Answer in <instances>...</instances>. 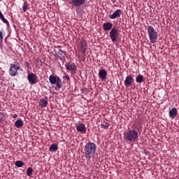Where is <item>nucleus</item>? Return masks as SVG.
Returning a JSON list of instances; mask_svg holds the SVG:
<instances>
[{"instance_id":"f257e3e1","label":"nucleus","mask_w":179,"mask_h":179,"mask_svg":"<svg viewBox=\"0 0 179 179\" xmlns=\"http://www.w3.org/2000/svg\"><path fill=\"white\" fill-rule=\"evenodd\" d=\"M96 150H97V145L96 143L92 141L86 143L83 153L87 162H90L93 156H94Z\"/></svg>"},{"instance_id":"f03ea898","label":"nucleus","mask_w":179,"mask_h":179,"mask_svg":"<svg viewBox=\"0 0 179 179\" xmlns=\"http://www.w3.org/2000/svg\"><path fill=\"white\" fill-rule=\"evenodd\" d=\"M138 131L135 130V128L129 129L128 131H126L124 134V140L126 141V142H129V143H131V142L133 143L134 142H136V141H138Z\"/></svg>"},{"instance_id":"7ed1b4c3","label":"nucleus","mask_w":179,"mask_h":179,"mask_svg":"<svg viewBox=\"0 0 179 179\" xmlns=\"http://www.w3.org/2000/svg\"><path fill=\"white\" fill-rule=\"evenodd\" d=\"M147 30H148V34L150 43L152 44L156 43L157 41V37L159 34H157L156 30H155V28L153 27V26L148 25Z\"/></svg>"},{"instance_id":"20e7f679","label":"nucleus","mask_w":179,"mask_h":179,"mask_svg":"<svg viewBox=\"0 0 179 179\" xmlns=\"http://www.w3.org/2000/svg\"><path fill=\"white\" fill-rule=\"evenodd\" d=\"M49 82L50 83H51V85H56V87H57V89H61V87L64 86V85L62 84V80H61V78H59V77L57 76H50Z\"/></svg>"},{"instance_id":"39448f33","label":"nucleus","mask_w":179,"mask_h":179,"mask_svg":"<svg viewBox=\"0 0 179 179\" xmlns=\"http://www.w3.org/2000/svg\"><path fill=\"white\" fill-rule=\"evenodd\" d=\"M19 69H20V66H19V63L17 62H15L13 64H10V67L8 70L9 75L10 76H17V71H19Z\"/></svg>"},{"instance_id":"423d86ee","label":"nucleus","mask_w":179,"mask_h":179,"mask_svg":"<svg viewBox=\"0 0 179 179\" xmlns=\"http://www.w3.org/2000/svg\"><path fill=\"white\" fill-rule=\"evenodd\" d=\"M109 37L113 43H115L118 40V28L114 27L109 33Z\"/></svg>"},{"instance_id":"0eeeda50","label":"nucleus","mask_w":179,"mask_h":179,"mask_svg":"<svg viewBox=\"0 0 179 179\" xmlns=\"http://www.w3.org/2000/svg\"><path fill=\"white\" fill-rule=\"evenodd\" d=\"M27 79L29 83L31 85H36V83H37V76L34 73H28Z\"/></svg>"},{"instance_id":"6e6552de","label":"nucleus","mask_w":179,"mask_h":179,"mask_svg":"<svg viewBox=\"0 0 179 179\" xmlns=\"http://www.w3.org/2000/svg\"><path fill=\"white\" fill-rule=\"evenodd\" d=\"M134 82H135V79H134V77H132V76H128L126 77V79L124 80V86L126 87H129L130 86H132Z\"/></svg>"},{"instance_id":"1a4fd4ad","label":"nucleus","mask_w":179,"mask_h":179,"mask_svg":"<svg viewBox=\"0 0 179 179\" xmlns=\"http://www.w3.org/2000/svg\"><path fill=\"white\" fill-rule=\"evenodd\" d=\"M76 129L78 132H80L81 134H85L87 129L86 125L83 123L76 124Z\"/></svg>"},{"instance_id":"9d476101","label":"nucleus","mask_w":179,"mask_h":179,"mask_svg":"<svg viewBox=\"0 0 179 179\" xmlns=\"http://www.w3.org/2000/svg\"><path fill=\"white\" fill-rule=\"evenodd\" d=\"M121 15H122V10L121 9H117L113 14H110L108 17L111 20L117 19V17H120Z\"/></svg>"},{"instance_id":"9b49d317","label":"nucleus","mask_w":179,"mask_h":179,"mask_svg":"<svg viewBox=\"0 0 179 179\" xmlns=\"http://www.w3.org/2000/svg\"><path fill=\"white\" fill-rule=\"evenodd\" d=\"M85 2H86V0H71V3L75 8H79V6L85 5Z\"/></svg>"},{"instance_id":"f8f14e48","label":"nucleus","mask_w":179,"mask_h":179,"mask_svg":"<svg viewBox=\"0 0 179 179\" xmlns=\"http://www.w3.org/2000/svg\"><path fill=\"white\" fill-rule=\"evenodd\" d=\"M47 104H48V98L47 96H43L39 100V106H41V108H45L47 107Z\"/></svg>"},{"instance_id":"ddd939ff","label":"nucleus","mask_w":179,"mask_h":179,"mask_svg":"<svg viewBox=\"0 0 179 179\" xmlns=\"http://www.w3.org/2000/svg\"><path fill=\"white\" fill-rule=\"evenodd\" d=\"M169 115L170 118L174 120V118L178 115V110H177V108H173L171 110H170L169 112Z\"/></svg>"},{"instance_id":"4468645a","label":"nucleus","mask_w":179,"mask_h":179,"mask_svg":"<svg viewBox=\"0 0 179 179\" xmlns=\"http://www.w3.org/2000/svg\"><path fill=\"white\" fill-rule=\"evenodd\" d=\"M67 71H76V64L75 63L68 62L65 64Z\"/></svg>"},{"instance_id":"2eb2a0df","label":"nucleus","mask_w":179,"mask_h":179,"mask_svg":"<svg viewBox=\"0 0 179 179\" xmlns=\"http://www.w3.org/2000/svg\"><path fill=\"white\" fill-rule=\"evenodd\" d=\"M113 23L111 22H105L103 24V29L105 31H110V30H113Z\"/></svg>"},{"instance_id":"dca6fc26","label":"nucleus","mask_w":179,"mask_h":179,"mask_svg":"<svg viewBox=\"0 0 179 179\" xmlns=\"http://www.w3.org/2000/svg\"><path fill=\"white\" fill-rule=\"evenodd\" d=\"M87 47V43L86 42V41H85V40L81 41L80 51H81L82 54H85Z\"/></svg>"},{"instance_id":"f3484780","label":"nucleus","mask_w":179,"mask_h":179,"mask_svg":"<svg viewBox=\"0 0 179 179\" xmlns=\"http://www.w3.org/2000/svg\"><path fill=\"white\" fill-rule=\"evenodd\" d=\"M99 76L101 80H104L107 78V71L105 69H100L99 71Z\"/></svg>"},{"instance_id":"a211bd4d","label":"nucleus","mask_w":179,"mask_h":179,"mask_svg":"<svg viewBox=\"0 0 179 179\" xmlns=\"http://www.w3.org/2000/svg\"><path fill=\"white\" fill-rule=\"evenodd\" d=\"M23 125H24V122H23L22 119L17 120L15 122V127H16V128H22Z\"/></svg>"},{"instance_id":"6ab92c4d","label":"nucleus","mask_w":179,"mask_h":179,"mask_svg":"<svg viewBox=\"0 0 179 179\" xmlns=\"http://www.w3.org/2000/svg\"><path fill=\"white\" fill-rule=\"evenodd\" d=\"M0 19L1 20H2L3 23H5L7 26V27H9L10 24H9V22L8 21V20H6L5 18V16H3V15L2 14V11L0 10Z\"/></svg>"},{"instance_id":"aec40b11","label":"nucleus","mask_w":179,"mask_h":179,"mask_svg":"<svg viewBox=\"0 0 179 179\" xmlns=\"http://www.w3.org/2000/svg\"><path fill=\"white\" fill-rule=\"evenodd\" d=\"M49 150L52 152H57V150H58V145L55 143L51 144L50 147L49 148Z\"/></svg>"},{"instance_id":"412c9836","label":"nucleus","mask_w":179,"mask_h":179,"mask_svg":"<svg viewBox=\"0 0 179 179\" xmlns=\"http://www.w3.org/2000/svg\"><path fill=\"white\" fill-rule=\"evenodd\" d=\"M143 76L139 74L137 76V77L136 78V82L137 83H142V82H143Z\"/></svg>"},{"instance_id":"4be33fe9","label":"nucleus","mask_w":179,"mask_h":179,"mask_svg":"<svg viewBox=\"0 0 179 179\" xmlns=\"http://www.w3.org/2000/svg\"><path fill=\"white\" fill-rule=\"evenodd\" d=\"M24 165V162H22V161H17L15 163V166H16V167H23V166Z\"/></svg>"},{"instance_id":"5701e85b","label":"nucleus","mask_w":179,"mask_h":179,"mask_svg":"<svg viewBox=\"0 0 179 179\" xmlns=\"http://www.w3.org/2000/svg\"><path fill=\"white\" fill-rule=\"evenodd\" d=\"M33 174V169L31 167H29L27 169V175L28 176V177H30V176H32Z\"/></svg>"},{"instance_id":"b1692460","label":"nucleus","mask_w":179,"mask_h":179,"mask_svg":"<svg viewBox=\"0 0 179 179\" xmlns=\"http://www.w3.org/2000/svg\"><path fill=\"white\" fill-rule=\"evenodd\" d=\"M27 9H29V5L27 4V2H24L22 6V10L23 12H27Z\"/></svg>"},{"instance_id":"393cba45","label":"nucleus","mask_w":179,"mask_h":179,"mask_svg":"<svg viewBox=\"0 0 179 179\" xmlns=\"http://www.w3.org/2000/svg\"><path fill=\"white\" fill-rule=\"evenodd\" d=\"M5 121V113L0 112V123Z\"/></svg>"},{"instance_id":"a878e982","label":"nucleus","mask_w":179,"mask_h":179,"mask_svg":"<svg viewBox=\"0 0 179 179\" xmlns=\"http://www.w3.org/2000/svg\"><path fill=\"white\" fill-rule=\"evenodd\" d=\"M3 31V29L1 28L0 30V44H1V43H3V35L2 34Z\"/></svg>"},{"instance_id":"bb28decb","label":"nucleus","mask_w":179,"mask_h":179,"mask_svg":"<svg viewBox=\"0 0 179 179\" xmlns=\"http://www.w3.org/2000/svg\"><path fill=\"white\" fill-rule=\"evenodd\" d=\"M108 127H110V124H108V123L101 124V128H102L103 129H108Z\"/></svg>"},{"instance_id":"cd10ccee","label":"nucleus","mask_w":179,"mask_h":179,"mask_svg":"<svg viewBox=\"0 0 179 179\" xmlns=\"http://www.w3.org/2000/svg\"><path fill=\"white\" fill-rule=\"evenodd\" d=\"M37 64H38V65L41 66V65H43V61H41V59H38L37 60Z\"/></svg>"},{"instance_id":"c85d7f7f","label":"nucleus","mask_w":179,"mask_h":179,"mask_svg":"<svg viewBox=\"0 0 179 179\" xmlns=\"http://www.w3.org/2000/svg\"><path fill=\"white\" fill-rule=\"evenodd\" d=\"M64 78H65V79H67V80H69L70 79L69 76H65Z\"/></svg>"},{"instance_id":"c756f323","label":"nucleus","mask_w":179,"mask_h":179,"mask_svg":"<svg viewBox=\"0 0 179 179\" xmlns=\"http://www.w3.org/2000/svg\"><path fill=\"white\" fill-rule=\"evenodd\" d=\"M13 118H17V114L13 115Z\"/></svg>"},{"instance_id":"7c9ffc66","label":"nucleus","mask_w":179,"mask_h":179,"mask_svg":"<svg viewBox=\"0 0 179 179\" xmlns=\"http://www.w3.org/2000/svg\"><path fill=\"white\" fill-rule=\"evenodd\" d=\"M30 65L29 63H27V66H29Z\"/></svg>"},{"instance_id":"2f4dec72","label":"nucleus","mask_w":179,"mask_h":179,"mask_svg":"<svg viewBox=\"0 0 179 179\" xmlns=\"http://www.w3.org/2000/svg\"><path fill=\"white\" fill-rule=\"evenodd\" d=\"M62 57H63V58H64L65 57V54H64V55H62Z\"/></svg>"},{"instance_id":"473e14b6","label":"nucleus","mask_w":179,"mask_h":179,"mask_svg":"<svg viewBox=\"0 0 179 179\" xmlns=\"http://www.w3.org/2000/svg\"><path fill=\"white\" fill-rule=\"evenodd\" d=\"M64 52H64V51H62V54H64Z\"/></svg>"},{"instance_id":"72a5a7b5","label":"nucleus","mask_w":179,"mask_h":179,"mask_svg":"<svg viewBox=\"0 0 179 179\" xmlns=\"http://www.w3.org/2000/svg\"><path fill=\"white\" fill-rule=\"evenodd\" d=\"M1 24V26H2L3 24Z\"/></svg>"},{"instance_id":"f704fd0d","label":"nucleus","mask_w":179,"mask_h":179,"mask_svg":"<svg viewBox=\"0 0 179 179\" xmlns=\"http://www.w3.org/2000/svg\"><path fill=\"white\" fill-rule=\"evenodd\" d=\"M178 31H179V26H178Z\"/></svg>"}]
</instances>
